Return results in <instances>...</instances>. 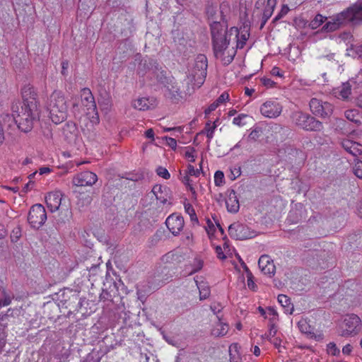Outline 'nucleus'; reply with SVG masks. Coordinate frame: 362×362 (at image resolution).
<instances>
[{"mask_svg":"<svg viewBox=\"0 0 362 362\" xmlns=\"http://www.w3.org/2000/svg\"><path fill=\"white\" fill-rule=\"evenodd\" d=\"M23 105L13 102L11 105L12 115H1L4 122H13L24 133L30 132L40 119V109L37 93L33 87L25 86L21 91Z\"/></svg>","mask_w":362,"mask_h":362,"instance_id":"nucleus-1","label":"nucleus"},{"mask_svg":"<svg viewBox=\"0 0 362 362\" xmlns=\"http://www.w3.org/2000/svg\"><path fill=\"white\" fill-rule=\"evenodd\" d=\"M227 28L228 25L221 24V22L210 23L213 50L216 58L223 55L232 36L238 37V28L232 27L229 30H227Z\"/></svg>","mask_w":362,"mask_h":362,"instance_id":"nucleus-2","label":"nucleus"},{"mask_svg":"<svg viewBox=\"0 0 362 362\" xmlns=\"http://www.w3.org/2000/svg\"><path fill=\"white\" fill-rule=\"evenodd\" d=\"M361 21H362V6L356 4L337 14L332 21L327 22L322 27V30L326 32H332L341 25L347 23L355 25Z\"/></svg>","mask_w":362,"mask_h":362,"instance_id":"nucleus-3","label":"nucleus"},{"mask_svg":"<svg viewBox=\"0 0 362 362\" xmlns=\"http://www.w3.org/2000/svg\"><path fill=\"white\" fill-rule=\"evenodd\" d=\"M46 107L54 124L64 121L68 115L67 100L62 91L54 90L49 97Z\"/></svg>","mask_w":362,"mask_h":362,"instance_id":"nucleus-4","label":"nucleus"},{"mask_svg":"<svg viewBox=\"0 0 362 362\" xmlns=\"http://www.w3.org/2000/svg\"><path fill=\"white\" fill-rule=\"evenodd\" d=\"M292 122L300 128L310 132H320L323 129L322 122L308 113L296 111L291 114Z\"/></svg>","mask_w":362,"mask_h":362,"instance_id":"nucleus-5","label":"nucleus"},{"mask_svg":"<svg viewBox=\"0 0 362 362\" xmlns=\"http://www.w3.org/2000/svg\"><path fill=\"white\" fill-rule=\"evenodd\" d=\"M207 58L204 54L197 56L194 66L188 78L194 84L200 87L204 82L207 74Z\"/></svg>","mask_w":362,"mask_h":362,"instance_id":"nucleus-6","label":"nucleus"},{"mask_svg":"<svg viewBox=\"0 0 362 362\" xmlns=\"http://www.w3.org/2000/svg\"><path fill=\"white\" fill-rule=\"evenodd\" d=\"M230 13V6L228 2L223 1L219 6V9L211 5L206 8V14L211 23L221 22V24L227 25V16Z\"/></svg>","mask_w":362,"mask_h":362,"instance_id":"nucleus-7","label":"nucleus"},{"mask_svg":"<svg viewBox=\"0 0 362 362\" xmlns=\"http://www.w3.org/2000/svg\"><path fill=\"white\" fill-rule=\"evenodd\" d=\"M309 106L313 115L322 119L329 118L334 112L332 104L315 98L310 100Z\"/></svg>","mask_w":362,"mask_h":362,"instance_id":"nucleus-8","label":"nucleus"},{"mask_svg":"<svg viewBox=\"0 0 362 362\" xmlns=\"http://www.w3.org/2000/svg\"><path fill=\"white\" fill-rule=\"evenodd\" d=\"M47 220V213L45 207L40 204L31 206L28 215V221L30 226L35 229L42 227Z\"/></svg>","mask_w":362,"mask_h":362,"instance_id":"nucleus-9","label":"nucleus"},{"mask_svg":"<svg viewBox=\"0 0 362 362\" xmlns=\"http://www.w3.org/2000/svg\"><path fill=\"white\" fill-rule=\"evenodd\" d=\"M228 234L230 238L238 240L253 238L257 235L255 230L239 222H235L229 226Z\"/></svg>","mask_w":362,"mask_h":362,"instance_id":"nucleus-10","label":"nucleus"},{"mask_svg":"<svg viewBox=\"0 0 362 362\" xmlns=\"http://www.w3.org/2000/svg\"><path fill=\"white\" fill-rule=\"evenodd\" d=\"M361 321L355 314L347 315L344 317L341 327L343 329L341 336L348 337L357 334L360 330Z\"/></svg>","mask_w":362,"mask_h":362,"instance_id":"nucleus-11","label":"nucleus"},{"mask_svg":"<svg viewBox=\"0 0 362 362\" xmlns=\"http://www.w3.org/2000/svg\"><path fill=\"white\" fill-rule=\"evenodd\" d=\"M62 133L64 140L70 145H76L81 140L79 130L76 123L71 121L64 125Z\"/></svg>","mask_w":362,"mask_h":362,"instance_id":"nucleus-12","label":"nucleus"},{"mask_svg":"<svg viewBox=\"0 0 362 362\" xmlns=\"http://www.w3.org/2000/svg\"><path fill=\"white\" fill-rule=\"evenodd\" d=\"M282 111V106L276 100H268L264 103L260 112L262 115L269 118H276L280 115Z\"/></svg>","mask_w":362,"mask_h":362,"instance_id":"nucleus-13","label":"nucleus"},{"mask_svg":"<svg viewBox=\"0 0 362 362\" xmlns=\"http://www.w3.org/2000/svg\"><path fill=\"white\" fill-rule=\"evenodd\" d=\"M97 180L96 174L90 171H83L73 177L72 183L78 187L92 186Z\"/></svg>","mask_w":362,"mask_h":362,"instance_id":"nucleus-14","label":"nucleus"},{"mask_svg":"<svg viewBox=\"0 0 362 362\" xmlns=\"http://www.w3.org/2000/svg\"><path fill=\"white\" fill-rule=\"evenodd\" d=\"M159 71V64L156 60L144 57L140 60L138 65L137 72L140 76H144L148 71H151L152 74H156Z\"/></svg>","mask_w":362,"mask_h":362,"instance_id":"nucleus-15","label":"nucleus"},{"mask_svg":"<svg viewBox=\"0 0 362 362\" xmlns=\"http://www.w3.org/2000/svg\"><path fill=\"white\" fill-rule=\"evenodd\" d=\"M165 224L172 234L176 236L182 230L185 221L182 216L173 214L167 218Z\"/></svg>","mask_w":362,"mask_h":362,"instance_id":"nucleus-16","label":"nucleus"},{"mask_svg":"<svg viewBox=\"0 0 362 362\" xmlns=\"http://www.w3.org/2000/svg\"><path fill=\"white\" fill-rule=\"evenodd\" d=\"M12 317L13 311L11 309H8L6 313L0 314V353L6 344V333L5 329Z\"/></svg>","mask_w":362,"mask_h":362,"instance_id":"nucleus-17","label":"nucleus"},{"mask_svg":"<svg viewBox=\"0 0 362 362\" xmlns=\"http://www.w3.org/2000/svg\"><path fill=\"white\" fill-rule=\"evenodd\" d=\"M62 200V194L60 191L49 192L45 197L46 204L51 212H54L59 209Z\"/></svg>","mask_w":362,"mask_h":362,"instance_id":"nucleus-18","label":"nucleus"},{"mask_svg":"<svg viewBox=\"0 0 362 362\" xmlns=\"http://www.w3.org/2000/svg\"><path fill=\"white\" fill-rule=\"evenodd\" d=\"M258 265L264 274L272 276L275 274L276 267L268 255H262L259 259Z\"/></svg>","mask_w":362,"mask_h":362,"instance_id":"nucleus-19","label":"nucleus"},{"mask_svg":"<svg viewBox=\"0 0 362 362\" xmlns=\"http://www.w3.org/2000/svg\"><path fill=\"white\" fill-rule=\"evenodd\" d=\"M81 102L88 111L94 112L96 110L95 99L89 88H84L81 90Z\"/></svg>","mask_w":362,"mask_h":362,"instance_id":"nucleus-20","label":"nucleus"},{"mask_svg":"<svg viewBox=\"0 0 362 362\" xmlns=\"http://www.w3.org/2000/svg\"><path fill=\"white\" fill-rule=\"evenodd\" d=\"M226 205L228 212L235 214L238 211L240 204L234 189L228 191V198L226 200Z\"/></svg>","mask_w":362,"mask_h":362,"instance_id":"nucleus-21","label":"nucleus"},{"mask_svg":"<svg viewBox=\"0 0 362 362\" xmlns=\"http://www.w3.org/2000/svg\"><path fill=\"white\" fill-rule=\"evenodd\" d=\"M341 146L346 152L354 157L362 154V146L358 142L346 139L341 142Z\"/></svg>","mask_w":362,"mask_h":362,"instance_id":"nucleus-22","label":"nucleus"},{"mask_svg":"<svg viewBox=\"0 0 362 362\" xmlns=\"http://www.w3.org/2000/svg\"><path fill=\"white\" fill-rule=\"evenodd\" d=\"M276 4V0H267V4L264 9L262 18V22L260 25V29H262L269 20V18L272 16L274 8Z\"/></svg>","mask_w":362,"mask_h":362,"instance_id":"nucleus-23","label":"nucleus"},{"mask_svg":"<svg viewBox=\"0 0 362 362\" xmlns=\"http://www.w3.org/2000/svg\"><path fill=\"white\" fill-rule=\"evenodd\" d=\"M164 87L166 88V90L168 91V94L171 99L179 100V98H182V93L180 87H178L175 83L173 82L172 80H170L168 84H166Z\"/></svg>","mask_w":362,"mask_h":362,"instance_id":"nucleus-24","label":"nucleus"},{"mask_svg":"<svg viewBox=\"0 0 362 362\" xmlns=\"http://www.w3.org/2000/svg\"><path fill=\"white\" fill-rule=\"evenodd\" d=\"M334 93L336 96L347 100L351 93V86L349 82L344 83Z\"/></svg>","mask_w":362,"mask_h":362,"instance_id":"nucleus-25","label":"nucleus"},{"mask_svg":"<svg viewBox=\"0 0 362 362\" xmlns=\"http://www.w3.org/2000/svg\"><path fill=\"white\" fill-rule=\"evenodd\" d=\"M344 116L348 120L354 122L357 126H359L361 124V117L360 112L358 110H356V109L347 110L344 112Z\"/></svg>","mask_w":362,"mask_h":362,"instance_id":"nucleus-26","label":"nucleus"},{"mask_svg":"<svg viewBox=\"0 0 362 362\" xmlns=\"http://www.w3.org/2000/svg\"><path fill=\"white\" fill-rule=\"evenodd\" d=\"M302 205H296V208L290 211L288 219L292 223H298L303 217Z\"/></svg>","mask_w":362,"mask_h":362,"instance_id":"nucleus-27","label":"nucleus"},{"mask_svg":"<svg viewBox=\"0 0 362 362\" xmlns=\"http://www.w3.org/2000/svg\"><path fill=\"white\" fill-rule=\"evenodd\" d=\"M194 281L199 291V299L203 300L208 298L211 293L209 286L204 282L199 283L197 279Z\"/></svg>","mask_w":362,"mask_h":362,"instance_id":"nucleus-28","label":"nucleus"},{"mask_svg":"<svg viewBox=\"0 0 362 362\" xmlns=\"http://www.w3.org/2000/svg\"><path fill=\"white\" fill-rule=\"evenodd\" d=\"M278 301L285 308L286 313L292 314L293 305L291 303V299L287 296L284 294L279 295Z\"/></svg>","mask_w":362,"mask_h":362,"instance_id":"nucleus-29","label":"nucleus"},{"mask_svg":"<svg viewBox=\"0 0 362 362\" xmlns=\"http://www.w3.org/2000/svg\"><path fill=\"white\" fill-rule=\"evenodd\" d=\"M249 36H250V33H249L248 29L243 30L241 33L240 35V34L238 35V37H235L234 36V40H236V42H237V44H236L237 48H238V49L243 48L244 45L246 43V41L249 38Z\"/></svg>","mask_w":362,"mask_h":362,"instance_id":"nucleus-30","label":"nucleus"},{"mask_svg":"<svg viewBox=\"0 0 362 362\" xmlns=\"http://www.w3.org/2000/svg\"><path fill=\"white\" fill-rule=\"evenodd\" d=\"M133 106L139 110H146L150 107L148 99L146 98H139L134 101Z\"/></svg>","mask_w":362,"mask_h":362,"instance_id":"nucleus-31","label":"nucleus"},{"mask_svg":"<svg viewBox=\"0 0 362 362\" xmlns=\"http://www.w3.org/2000/svg\"><path fill=\"white\" fill-rule=\"evenodd\" d=\"M325 19L326 18L322 16L321 14H317L310 21L308 26L313 30L317 29L323 23Z\"/></svg>","mask_w":362,"mask_h":362,"instance_id":"nucleus-32","label":"nucleus"},{"mask_svg":"<svg viewBox=\"0 0 362 362\" xmlns=\"http://www.w3.org/2000/svg\"><path fill=\"white\" fill-rule=\"evenodd\" d=\"M185 211L189 216L192 221L199 223L197 216L195 213L194 209L189 203H185Z\"/></svg>","mask_w":362,"mask_h":362,"instance_id":"nucleus-33","label":"nucleus"},{"mask_svg":"<svg viewBox=\"0 0 362 362\" xmlns=\"http://www.w3.org/2000/svg\"><path fill=\"white\" fill-rule=\"evenodd\" d=\"M189 175L187 173H185V175L182 178V182L183 184L188 188V189L192 192V196L194 198L196 199L197 197V193L192 185V180L189 178Z\"/></svg>","mask_w":362,"mask_h":362,"instance_id":"nucleus-34","label":"nucleus"},{"mask_svg":"<svg viewBox=\"0 0 362 362\" xmlns=\"http://www.w3.org/2000/svg\"><path fill=\"white\" fill-rule=\"evenodd\" d=\"M154 76H156V78H157V81L163 84L164 86L166 85V84H168V83L170 82V81L171 79H170L169 78H168L166 76H165V73L164 71L163 70H160V67L159 66V71L156 73V74H153Z\"/></svg>","mask_w":362,"mask_h":362,"instance_id":"nucleus-35","label":"nucleus"},{"mask_svg":"<svg viewBox=\"0 0 362 362\" xmlns=\"http://www.w3.org/2000/svg\"><path fill=\"white\" fill-rule=\"evenodd\" d=\"M262 134V129L259 127H255L248 135L247 139L251 141H256Z\"/></svg>","mask_w":362,"mask_h":362,"instance_id":"nucleus-36","label":"nucleus"},{"mask_svg":"<svg viewBox=\"0 0 362 362\" xmlns=\"http://www.w3.org/2000/svg\"><path fill=\"white\" fill-rule=\"evenodd\" d=\"M22 235V229L20 226L15 227L10 235V238L12 243H17Z\"/></svg>","mask_w":362,"mask_h":362,"instance_id":"nucleus-37","label":"nucleus"},{"mask_svg":"<svg viewBox=\"0 0 362 362\" xmlns=\"http://www.w3.org/2000/svg\"><path fill=\"white\" fill-rule=\"evenodd\" d=\"M219 326L221 327L220 328L216 327L212 330L213 335H214L216 337H221V336H224L227 334L228 330V325L220 324Z\"/></svg>","mask_w":362,"mask_h":362,"instance_id":"nucleus-38","label":"nucleus"},{"mask_svg":"<svg viewBox=\"0 0 362 362\" xmlns=\"http://www.w3.org/2000/svg\"><path fill=\"white\" fill-rule=\"evenodd\" d=\"M209 126H210V121L206 122V124L205 125V127H204V129L203 131H202L200 133L197 134V136H198L199 134H204V133L206 132V137L208 138L209 140H211L213 138V136H214V130L216 129L217 126L216 125H212L211 129H208V127H209Z\"/></svg>","mask_w":362,"mask_h":362,"instance_id":"nucleus-39","label":"nucleus"},{"mask_svg":"<svg viewBox=\"0 0 362 362\" xmlns=\"http://www.w3.org/2000/svg\"><path fill=\"white\" fill-rule=\"evenodd\" d=\"M203 261L200 259H194L193 264H192V269L188 273V275H192L199 270H201L203 267Z\"/></svg>","mask_w":362,"mask_h":362,"instance_id":"nucleus-40","label":"nucleus"},{"mask_svg":"<svg viewBox=\"0 0 362 362\" xmlns=\"http://www.w3.org/2000/svg\"><path fill=\"white\" fill-rule=\"evenodd\" d=\"M214 183L216 186L220 187L224 183V174L221 170H217L214 175Z\"/></svg>","mask_w":362,"mask_h":362,"instance_id":"nucleus-41","label":"nucleus"},{"mask_svg":"<svg viewBox=\"0 0 362 362\" xmlns=\"http://www.w3.org/2000/svg\"><path fill=\"white\" fill-rule=\"evenodd\" d=\"M354 173L358 178L362 179V161L356 160L354 166Z\"/></svg>","mask_w":362,"mask_h":362,"instance_id":"nucleus-42","label":"nucleus"},{"mask_svg":"<svg viewBox=\"0 0 362 362\" xmlns=\"http://www.w3.org/2000/svg\"><path fill=\"white\" fill-rule=\"evenodd\" d=\"M327 353L332 356H337L339 354L340 351L334 342H330L327 344Z\"/></svg>","mask_w":362,"mask_h":362,"instance_id":"nucleus-43","label":"nucleus"},{"mask_svg":"<svg viewBox=\"0 0 362 362\" xmlns=\"http://www.w3.org/2000/svg\"><path fill=\"white\" fill-rule=\"evenodd\" d=\"M156 173L158 176H160L165 180L169 179L170 177V175L168 170L165 168H163L162 166H159L157 168Z\"/></svg>","mask_w":362,"mask_h":362,"instance_id":"nucleus-44","label":"nucleus"},{"mask_svg":"<svg viewBox=\"0 0 362 362\" xmlns=\"http://www.w3.org/2000/svg\"><path fill=\"white\" fill-rule=\"evenodd\" d=\"M289 11V8L287 5H284L280 11V12L278 13V15L273 19V23H276L277 21L281 19L283 16L286 15Z\"/></svg>","mask_w":362,"mask_h":362,"instance_id":"nucleus-45","label":"nucleus"},{"mask_svg":"<svg viewBox=\"0 0 362 362\" xmlns=\"http://www.w3.org/2000/svg\"><path fill=\"white\" fill-rule=\"evenodd\" d=\"M210 309L215 315H216L218 319L220 320L221 318L218 316V313H221V310L223 309L221 305L214 303L210 305Z\"/></svg>","mask_w":362,"mask_h":362,"instance_id":"nucleus-46","label":"nucleus"},{"mask_svg":"<svg viewBox=\"0 0 362 362\" xmlns=\"http://www.w3.org/2000/svg\"><path fill=\"white\" fill-rule=\"evenodd\" d=\"M247 117V115L245 114H240L238 116L233 118V123L239 127H243L245 125V123L243 122V119Z\"/></svg>","mask_w":362,"mask_h":362,"instance_id":"nucleus-47","label":"nucleus"},{"mask_svg":"<svg viewBox=\"0 0 362 362\" xmlns=\"http://www.w3.org/2000/svg\"><path fill=\"white\" fill-rule=\"evenodd\" d=\"M166 189L167 188L165 187H163L160 185H156L153 186L151 192L156 197H158V194H162Z\"/></svg>","mask_w":362,"mask_h":362,"instance_id":"nucleus-48","label":"nucleus"},{"mask_svg":"<svg viewBox=\"0 0 362 362\" xmlns=\"http://www.w3.org/2000/svg\"><path fill=\"white\" fill-rule=\"evenodd\" d=\"M253 278H254V276H253L252 272H248V274L247 275V286L250 289L255 291V288H257V285L255 284V282L253 281Z\"/></svg>","mask_w":362,"mask_h":362,"instance_id":"nucleus-49","label":"nucleus"},{"mask_svg":"<svg viewBox=\"0 0 362 362\" xmlns=\"http://www.w3.org/2000/svg\"><path fill=\"white\" fill-rule=\"evenodd\" d=\"M229 99V95L226 92H223L216 100L215 103L218 106Z\"/></svg>","mask_w":362,"mask_h":362,"instance_id":"nucleus-50","label":"nucleus"},{"mask_svg":"<svg viewBox=\"0 0 362 362\" xmlns=\"http://www.w3.org/2000/svg\"><path fill=\"white\" fill-rule=\"evenodd\" d=\"M298 327L301 332L305 333V334L310 332V331H309L310 326L308 325V323L305 321H300L298 323Z\"/></svg>","mask_w":362,"mask_h":362,"instance_id":"nucleus-51","label":"nucleus"},{"mask_svg":"<svg viewBox=\"0 0 362 362\" xmlns=\"http://www.w3.org/2000/svg\"><path fill=\"white\" fill-rule=\"evenodd\" d=\"M200 170L199 169H195L194 167L190 164L187 166V173L190 175H194L195 177H198L200 174Z\"/></svg>","mask_w":362,"mask_h":362,"instance_id":"nucleus-52","label":"nucleus"},{"mask_svg":"<svg viewBox=\"0 0 362 362\" xmlns=\"http://www.w3.org/2000/svg\"><path fill=\"white\" fill-rule=\"evenodd\" d=\"M167 279H163V278L160 277V274H158L154 276L153 280H152L151 283L156 284V286H161L165 283V281Z\"/></svg>","mask_w":362,"mask_h":362,"instance_id":"nucleus-53","label":"nucleus"},{"mask_svg":"<svg viewBox=\"0 0 362 362\" xmlns=\"http://www.w3.org/2000/svg\"><path fill=\"white\" fill-rule=\"evenodd\" d=\"M195 152V150L194 148H191L190 150L187 151L185 153V158L189 159L190 162H194L195 161V156L194 155V153Z\"/></svg>","mask_w":362,"mask_h":362,"instance_id":"nucleus-54","label":"nucleus"},{"mask_svg":"<svg viewBox=\"0 0 362 362\" xmlns=\"http://www.w3.org/2000/svg\"><path fill=\"white\" fill-rule=\"evenodd\" d=\"M268 313L272 316V317L269 319L270 322H274L278 320V313L274 308L269 307Z\"/></svg>","mask_w":362,"mask_h":362,"instance_id":"nucleus-55","label":"nucleus"},{"mask_svg":"<svg viewBox=\"0 0 362 362\" xmlns=\"http://www.w3.org/2000/svg\"><path fill=\"white\" fill-rule=\"evenodd\" d=\"M271 129L275 134L281 133V132H284L286 130L285 127L278 124H274L272 126Z\"/></svg>","mask_w":362,"mask_h":362,"instance_id":"nucleus-56","label":"nucleus"},{"mask_svg":"<svg viewBox=\"0 0 362 362\" xmlns=\"http://www.w3.org/2000/svg\"><path fill=\"white\" fill-rule=\"evenodd\" d=\"M168 145L172 148L175 149L177 147V141L176 139L171 137H165Z\"/></svg>","mask_w":362,"mask_h":362,"instance_id":"nucleus-57","label":"nucleus"},{"mask_svg":"<svg viewBox=\"0 0 362 362\" xmlns=\"http://www.w3.org/2000/svg\"><path fill=\"white\" fill-rule=\"evenodd\" d=\"M276 328L274 324V322H270L269 324V334L271 337H274L276 334Z\"/></svg>","mask_w":362,"mask_h":362,"instance_id":"nucleus-58","label":"nucleus"},{"mask_svg":"<svg viewBox=\"0 0 362 362\" xmlns=\"http://www.w3.org/2000/svg\"><path fill=\"white\" fill-rule=\"evenodd\" d=\"M216 252L217 254V257L220 259H224L226 258V255H224L222 248L221 246H217L216 247Z\"/></svg>","mask_w":362,"mask_h":362,"instance_id":"nucleus-59","label":"nucleus"},{"mask_svg":"<svg viewBox=\"0 0 362 362\" xmlns=\"http://www.w3.org/2000/svg\"><path fill=\"white\" fill-rule=\"evenodd\" d=\"M218 107V105L214 102L204 111L206 115H209Z\"/></svg>","mask_w":362,"mask_h":362,"instance_id":"nucleus-60","label":"nucleus"},{"mask_svg":"<svg viewBox=\"0 0 362 362\" xmlns=\"http://www.w3.org/2000/svg\"><path fill=\"white\" fill-rule=\"evenodd\" d=\"M230 362H240V354H235L234 353L229 354Z\"/></svg>","mask_w":362,"mask_h":362,"instance_id":"nucleus-61","label":"nucleus"},{"mask_svg":"<svg viewBox=\"0 0 362 362\" xmlns=\"http://www.w3.org/2000/svg\"><path fill=\"white\" fill-rule=\"evenodd\" d=\"M240 348V346L238 344H233L230 345L229 348V354L234 353L235 354H239L238 349Z\"/></svg>","mask_w":362,"mask_h":362,"instance_id":"nucleus-62","label":"nucleus"},{"mask_svg":"<svg viewBox=\"0 0 362 362\" xmlns=\"http://www.w3.org/2000/svg\"><path fill=\"white\" fill-rule=\"evenodd\" d=\"M261 81L263 85L267 87H272L274 84V82L272 81L270 78H262Z\"/></svg>","mask_w":362,"mask_h":362,"instance_id":"nucleus-63","label":"nucleus"},{"mask_svg":"<svg viewBox=\"0 0 362 362\" xmlns=\"http://www.w3.org/2000/svg\"><path fill=\"white\" fill-rule=\"evenodd\" d=\"M351 351H352V346L349 344L345 345L342 349V353L344 354L349 355Z\"/></svg>","mask_w":362,"mask_h":362,"instance_id":"nucleus-64","label":"nucleus"}]
</instances>
